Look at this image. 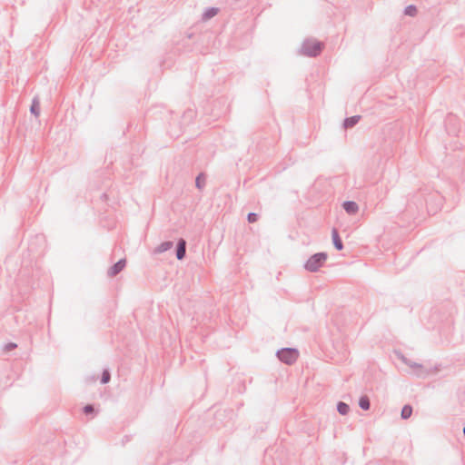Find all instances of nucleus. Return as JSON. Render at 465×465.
Returning <instances> with one entry per match:
<instances>
[{"instance_id":"nucleus-5","label":"nucleus","mask_w":465,"mask_h":465,"mask_svg":"<svg viewBox=\"0 0 465 465\" xmlns=\"http://www.w3.org/2000/svg\"><path fill=\"white\" fill-rule=\"evenodd\" d=\"M126 260L120 259L116 263L111 266L107 271V275L111 278L115 277L119 274L125 267Z\"/></svg>"},{"instance_id":"nucleus-12","label":"nucleus","mask_w":465,"mask_h":465,"mask_svg":"<svg viewBox=\"0 0 465 465\" xmlns=\"http://www.w3.org/2000/svg\"><path fill=\"white\" fill-rule=\"evenodd\" d=\"M30 112L32 114H34L35 116H39L40 114V103H39V100L37 97H35L33 99V102H32V104H31V107H30Z\"/></svg>"},{"instance_id":"nucleus-9","label":"nucleus","mask_w":465,"mask_h":465,"mask_svg":"<svg viewBox=\"0 0 465 465\" xmlns=\"http://www.w3.org/2000/svg\"><path fill=\"white\" fill-rule=\"evenodd\" d=\"M360 120H361L360 115H353L351 117H347L343 121V127L345 129L352 128L359 123Z\"/></svg>"},{"instance_id":"nucleus-18","label":"nucleus","mask_w":465,"mask_h":465,"mask_svg":"<svg viewBox=\"0 0 465 465\" xmlns=\"http://www.w3.org/2000/svg\"><path fill=\"white\" fill-rule=\"evenodd\" d=\"M110 380H111L110 371L108 370H104V371L102 373L101 383L106 384L110 381Z\"/></svg>"},{"instance_id":"nucleus-10","label":"nucleus","mask_w":465,"mask_h":465,"mask_svg":"<svg viewBox=\"0 0 465 465\" xmlns=\"http://www.w3.org/2000/svg\"><path fill=\"white\" fill-rule=\"evenodd\" d=\"M173 242L171 241H166V242H162L161 244H159L155 250H154V252L155 253H162V252H164L168 250H170L172 247H173Z\"/></svg>"},{"instance_id":"nucleus-11","label":"nucleus","mask_w":465,"mask_h":465,"mask_svg":"<svg viewBox=\"0 0 465 465\" xmlns=\"http://www.w3.org/2000/svg\"><path fill=\"white\" fill-rule=\"evenodd\" d=\"M219 12V9L216 7H209L207 8L204 13L203 14V20L206 21L213 16H215Z\"/></svg>"},{"instance_id":"nucleus-20","label":"nucleus","mask_w":465,"mask_h":465,"mask_svg":"<svg viewBox=\"0 0 465 465\" xmlns=\"http://www.w3.org/2000/svg\"><path fill=\"white\" fill-rule=\"evenodd\" d=\"M84 412L86 415L92 414L94 412V408L92 404H87L84 407Z\"/></svg>"},{"instance_id":"nucleus-4","label":"nucleus","mask_w":465,"mask_h":465,"mask_svg":"<svg viewBox=\"0 0 465 465\" xmlns=\"http://www.w3.org/2000/svg\"><path fill=\"white\" fill-rule=\"evenodd\" d=\"M401 360L405 364H407L411 369H413L415 374L418 377H425L429 374V372L425 370V368L421 364L413 362L411 360H408L407 358H405L404 356H401Z\"/></svg>"},{"instance_id":"nucleus-1","label":"nucleus","mask_w":465,"mask_h":465,"mask_svg":"<svg viewBox=\"0 0 465 465\" xmlns=\"http://www.w3.org/2000/svg\"><path fill=\"white\" fill-rule=\"evenodd\" d=\"M322 43L312 39H307L302 45L301 53L308 57H316L322 53Z\"/></svg>"},{"instance_id":"nucleus-17","label":"nucleus","mask_w":465,"mask_h":465,"mask_svg":"<svg viewBox=\"0 0 465 465\" xmlns=\"http://www.w3.org/2000/svg\"><path fill=\"white\" fill-rule=\"evenodd\" d=\"M404 14L409 16H415L417 14L416 6L412 5H408L404 10Z\"/></svg>"},{"instance_id":"nucleus-21","label":"nucleus","mask_w":465,"mask_h":465,"mask_svg":"<svg viewBox=\"0 0 465 465\" xmlns=\"http://www.w3.org/2000/svg\"><path fill=\"white\" fill-rule=\"evenodd\" d=\"M17 347L16 343L9 342L5 346V351H10Z\"/></svg>"},{"instance_id":"nucleus-8","label":"nucleus","mask_w":465,"mask_h":465,"mask_svg":"<svg viewBox=\"0 0 465 465\" xmlns=\"http://www.w3.org/2000/svg\"><path fill=\"white\" fill-rule=\"evenodd\" d=\"M332 242L336 250L341 251L343 249L342 241L339 235L337 229L333 228L331 231Z\"/></svg>"},{"instance_id":"nucleus-16","label":"nucleus","mask_w":465,"mask_h":465,"mask_svg":"<svg viewBox=\"0 0 465 465\" xmlns=\"http://www.w3.org/2000/svg\"><path fill=\"white\" fill-rule=\"evenodd\" d=\"M337 411L340 414L346 415L350 411V407L347 403L343 401H339L337 404Z\"/></svg>"},{"instance_id":"nucleus-2","label":"nucleus","mask_w":465,"mask_h":465,"mask_svg":"<svg viewBox=\"0 0 465 465\" xmlns=\"http://www.w3.org/2000/svg\"><path fill=\"white\" fill-rule=\"evenodd\" d=\"M327 259L328 254L326 252H317L307 260L304 264V268L310 272H316L323 266Z\"/></svg>"},{"instance_id":"nucleus-3","label":"nucleus","mask_w":465,"mask_h":465,"mask_svg":"<svg viewBox=\"0 0 465 465\" xmlns=\"http://www.w3.org/2000/svg\"><path fill=\"white\" fill-rule=\"evenodd\" d=\"M278 359L288 365L294 363L299 356L298 351L292 348H282L276 353Z\"/></svg>"},{"instance_id":"nucleus-19","label":"nucleus","mask_w":465,"mask_h":465,"mask_svg":"<svg viewBox=\"0 0 465 465\" xmlns=\"http://www.w3.org/2000/svg\"><path fill=\"white\" fill-rule=\"evenodd\" d=\"M258 214L255 213H250L247 215V220L250 223H253L258 221Z\"/></svg>"},{"instance_id":"nucleus-15","label":"nucleus","mask_w":465,"mask_h":465,"mask_svg":"<svg viewBox=\"0 0 465 465\" xmlns=\"http://www.w3.org/2000/svg\"><path fill=\"white\" fill-rule=\"evenodd\" d=\"M412 414V407L411 405H404L401 409V419L407 420L409 419Z\"/></svg>"},{"instance_id":"nucleus-6","label":"nucleus","mask_w":465,"mask_h":465,"mask_svg":"<svg viewBox=\"0 0 465 465\" xmlns=\"http://www.w3.org/2000/svg\"><path fill=\"white\" fill-rule=\"evenodd\" d=\"M186 255V241L183 238L179 239L176 245V258L183 260Z\"/></svg>"},{"instance_id":"nucleus-13","label":"nucleus","mask_w":465,"mask_h":465,"mask_svg":"<svg viewBox=\"0 0 465 465\" xmlns=\"http://www.w3.org/2000/svg\"><path fill=\"white\" fill-rule=\"evenodd\" d=\"M359 406L364 411L370 410L371 402L368 396L364 395L360 398Z\"/></svg>"},{"instance_id":"nucleus-14","label":"nucleus","mask_w":465,"mask_h":465,"mask_svg":"<svg viewBox=\"0 0 465 465\" xmlns=\"http://www.w3.org/2000/svg\"><path fill=\"white\" fill-rule=\"evenodd\" d=\"M205 183H206V179H205V176L203 173H200L198 174V176L196 177L195 179V186L199 189V190H202L204 188L205 186Z\"/></svg>"},{"instance_id":"nucleus-7","label":"nucleus","mask_w":465,"mask_h":465,"mask_svg":"<svg viewBox=\"0 0 465 465\" xmlns=\"http://www.w3.org/2000/svg\"><path fill=\"white\" fill-rule=\"evenodd\" d=\"M343 209L348 214H355L358 210L359 206L358 204L353 201H345L342 204Z\"/></svg>"}]
</instances>
